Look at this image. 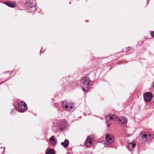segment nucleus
Here are the masks:
<instances>
[{"label":"nucleus","mask_w":154,"mask_h":154,"mask_svg":"<svg viewBox=\"0 0 154 154\" xmlns=\"http://www.w3.org/2000/svg\"><path fill=\"white\" fill-rule=\"evenodd\" d=\"M26 5L28 7V10L29 12L35 11L36 9L35 7L36 2L35 0H26Z\"/></svg>","instance_id":"1"},{"label":"nucleus","mask_w":154,"mask_h":154,"mask_svg":"<svg viewBox=\"0 0 154 154\" xmlns=\"http://www.w3.org/2000/svg\"><path fill=\"white\" fill-rule=\"evenodd\" d=\"M114 140V137L112 135H106L105 140V146L109 147H112V144Z\"/></svg>","instance_id":"2"},{"label":"nucleus","mask_w":154,"mask_h":154,"mask_svg":"<svg viewBox=\"0 0 154 154\" xmlns=\"http://www.w3.org/2000/svg\"><path fill=\"white\" fill-rule=\"evenodd\" d=\"M27 107L26 104L23 101L20 102L18 104V111L20 112H23L26 110Z\"/></svg>","instance_id":"3"},{"label":"nucleus","mask_w":154,"mask_h":154,"mask_svg":"<svg viewBox=\"0 0 154 154\" xmlns=\"http://www.w3.org/2000/svg\"><path fill=\"white\" fill-rule=\"evenodd\" d=\"M140 137L142 141L147 142L150 140V135L149 134L143 132L140 134Z\"/></svg>","instance_id":"4"},{"label":"nucleus","mask_w":154,"mask_h":154,"mask_svg":"<svg viewBox=\"0 0 154 154\" xmlns=\"http://www.w3.org/2000/svg\"><path fill=\"white\" fill-rule=\"evenodd\" d=\"M106 120L107 125L108 126H110L109 123H111L112 121H115L116 119V116L115 115H111L108 116L106 117Z\"/></svg>","instance_id":"5"},{"label":"nucleus","mask_w":154,"mask_h":154,"mask_svg":"<svg viewBox=\"0 0 154 154\" xmlns=\"http://www.w3.org/2000/svg\"><path fill=\"white\" fill-rule=\"evenodd\" d=\"M145 101L146 102H150L153 97V95L150 92H148L143 94Z\"/></svg>","instance_id":"6"},{"label":"nucleus","mask_w":154,"mask_h":154,"mask_svg":"<svg viewBox=\"0 0 154 154\" xmlns=\"http://www.w3.org/2000/svg\"><path fill=\"white\" fill-rule=\"evenodd\" d=\"M62 105L63 107H65V109L68 110L69 112L72 108L73 104H72L70 103H67L65 101L62 102Z\"/></svg>","instance_id":"7"},{"label":"nucleus","mask_w":154,"mask_h":154,"mask_svg":"<svg viewBox=\"0 0 154 154\" xmlns=\"http://www.w3.org/2000/svg\"><path fill=\"white\" fill-rule=\"evenodd\" d=\"M81 82L82 90L84 92H85L86 91L85 88H87V77H83L81 79Z\"/></svg>","instance_id":"8"},{"label":"nucleus","mask_w":154,"mask_h":154,"mask_svg":"<svg viewBox=\"0 0 154 154\" xmlns=\"http://www.w3.org/2000/svg\"><path fill=\"white\" fill-rule=\"evenodd\" d=\"M120 124L123 125L126 124L127 121V119L124 116H122L119 118L118 119Z\"/></svg>","instance_id":"9"},{"label":"nucleus","mask_w":154,"mask_h":154,"mask_svg":"<svg viewBox=\"0 0 154 154\" xmlns=\"http://www.w3.org/2000/svg\"><path fill=\"white\" fill-rule=\"evenodd\" d=\"M4 3L8 6L13 8L15 7L16 6V4L13 2H6Z\"/></svg>","instance_id":"10"},{"label":"nucleus","mask_w":154,"mask_h":154,"mask_svg":"<svg viewBox=\"0 0 154 154\" xmlns=\"http://www.w3.org/2000/svg\"><path fill=\"white\" fill-rule=\"evenodd\" d=\"M136 144L134 143H130L128 144V148L129 150H132L135 147Z\"/></svg>","instance_id":"11"},{"label":"nucleus","mask_w":154,"mask_h":154,"mask_svg":"<svg viewBox=\"0 0 154 154\" xmlns=\"http://www.w3.org/2000/svg\"><path fill=\"white\" fill-rule=\"evenodd\" d=\"M93 138V135H91L87 137V146H88V143L91 144L92 143Z\"/></svg>","instance_id":"12"},{"label":"nucleus","mask_w":154,"mask_h":154,"mask_svg":"<svg viewBox=\"0 0 154 154\" xmlns=\"http://www.w3.org/2000/svg\"><path fill=\"white\" fill-rule=\"evenodd\" d=\"M61 144L64 147H67L69 144V141L67 140H65L63 142H61Z\"/></svg>","instance_id":"13"},{"label":"nucleus","mask_w":154,"mask_h":154,"mask_svg":"<svg viewBox=\"0 0 154 154\" xmlns=\"http://www.w3.org/2000/svg\"><path fill=\"white\" fill-rule=\"evenodd\" d=\"M54 136H53L49 139V140L51 142L53 145H55L57 143V141L54 138Z\"/></svg>","instance_id":"14"},{"label":"nucleus","mask_w":154,"mask_h":154,"mask_svg":"<svg viewBox=\"0 0 154 154\" xmlns=\"http://www.w3.org/2000/svg\"><path fill=\"white\" fill-rule=\"evenodd\" d=\"M46 154H55L53 149H49L46 152Z\"/></svg>","instance_id":"15"},{"label":"nucleus","mask_w":154,"mask_h":154,"mask_svg":"<svg viewBox=\"0 0 154 154\" xmlns=\"http://www.w3.org/2000/svg\"><path fill=\"white\" fill-rule=\"evenodd\" d=\"M151 35L152 37L154 38V32L152 31V32H151Z\"/></svg>","instance_id":"16"},{"label":"nucleus","mask_w":154,"mask_h":154,"mask_svg":"<svg viewBox=\"0 0 154 154\" xmlns=\"http://www.w3.org/2000/svg\"><path fill=\"white\" fill-rule=\"evenodd\" d=\"M131 48L130 47H128L127 48V50L128 51H129L130 50H131Z\"/></svg>","instance_id":"17"},{"label":"nucleus","mask_w":154,"mask_h":154,"mask_svg":"<svg viewBox=\"0 0 154 154\" xmlns=\"http://www.w3.org/2000/svg\"><path fill=\"white\" fill-rule=\"evenodd\" d=\"M63 125H65V124H66V121H64V120H63Z\"/></svg>","instance_id":"18"},{"label":"nucleus","mask_w":154,"mask_h":154,"mask_svg":"<svg viewBox=\"0 0 154 154\" xmlns=\"http://www.w3.org/2000/svg\"><path fill=\"white\" fill-rule=\"evenodd\" d=\"M85 145H86V144L87 143V140L85 142Z\"/></svg>","instance_id":"19"},{"label":"nucleus","mask_w":154,"mask_h":154,"mask_svg":"<svg viewBox=\"0 0 154 154\" xmlns=\"http://www.w3.org/2000/svg\"><path fill=\"white\" fill-rule=\"evenodd\" d=\"M89 84L88 83H87V89H88V86Z\"/></svg>","instance_id":"20"},{"label":"nucleus","mask_w":154,"mask_h":154,"mask_svg":"<svg viewBox=\"0 0 154 154\" xmlns=\"http://www.w3.org/2000/svg\"><path fill=\"white\" fill-rule=\"evenodd\" d=\"M85 22H87V20H85Z\"/></svg>","instance_id":"21"},{"label":"nucleus","mask_w":154,"mask_h":154,"mask_svg":"<svg viewBox=\"0 0 154 154\" xmlns=\"http://www.w3.org/2000/svg\"><path fill=\"white\" fill-rule=\"evenodd\" d=\"M71 2H69L70 4H71Z\"/></svg>","instance_id":"22"}]
</instances>
